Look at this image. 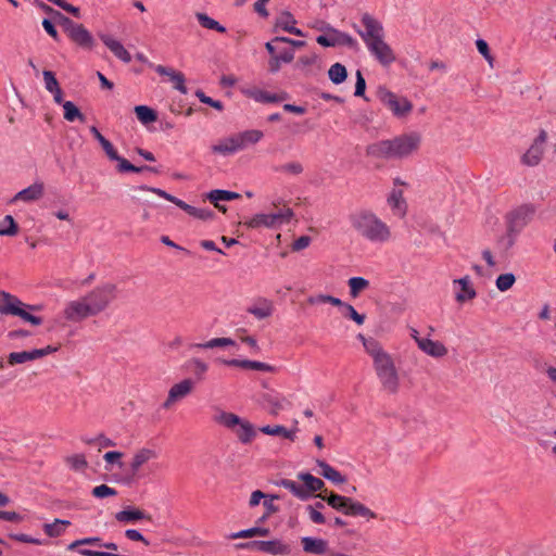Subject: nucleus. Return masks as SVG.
Segmentation results:
<instances>
[{
  "mask_svg": "<svg viewBox=\"0 0 556 556\" xmlns=\"http://www.w3.org/2000/svg\"><path fill=\"white\" fill-rule=\"evenodd\" d=\"M422 137L417 131L401 134L392 139L380 140L366 148V154L383 160H404L415 154Z\"/></svg>",
  "mask_w": 556,
  "mask_h": 556,
  "instance_id": "nucleus-1",
  "label": "nucleus"
},
{
  "mask_svg": "<svg viewBox=\"0 0 556 556\" xmlns=\"http://www.w3.org/2000/svg\"><path fill=\"white\" fill-rule=\"evenodd\" d=\"M361 23L364 29L356 28V31L365 42L371 55H374L382 66H389L395 62V53L384 40V29L381 22L369 13H364Z\"/></svg>",
  "mask_w": 556,
  "mask_h": 556,
  "instance_id": "nucleus-2",
  "label": "nucleus"
},
{
  "mask_svg": "<svg viewBox=\"0 0 556 556\" xmlns=\"http://www.w3.org/2000/svg\"><path fill=\"white\" fill-rule=\"evenodd\" d=\"M352 229L363 239L375 244H384L392 239L390 226L371 210L362 208L349 215Z\"/></svg>",
  "mask_w": 556,
  "mask_h": 556,
  "instance_id": "nucleus-3",
  "label": "nucleus"
},
{
  "mask_svg": "<svg viewBox=\"0 0 556 556\" xmlns=\"http://www.w3.org/2000/svg\"><path fill=\"white\" fill-rule=\"evenodd\" d=\"M365 350L372 357L374 368L383 390L396 393L400 378L391 355L378 342H365Z\"/></svg>",
  "mask_w": 556,
  "mask_h": 556,
  "instance_id": "nucleus-4",
  "label": "nucleus"
},
{
  "mask_svg": "<svg viewBox=\"0 0 556 556\" xmlns=\"http://www.w3.org/2000/svg\"><path fill=\"white\" fill-rule=\"evenodd\" d=\"M29 311H39L40 306L29 305L22 302L17 296L0 291V314L17 316L24 321H27L34 326H38L42 323L41 317L30 314Z\"/></svg>",
  "mask_w": 556,
  "mask_h": 556,
  "instance_id": "nucleus-5",
  "label": "nucleus"
},
{
  "mask_svg": "<svg viewBox=\"0 0 556 556\" xmlns=\"http://www.w3.org/2000/svg\"><path fill=\"white\" fill-rule=\"evenodd\" d=\"M118 289L115 283L105 282L94 287L91 291L84 295L91 313L94 316L104 312L111 303L117 299Z\"/></svg>",
  "mask_w": 556,
  "mask_h": 556,
  "instance_id": "nucleus-6",
  "label": "nucleus"
},
{
  "mask_svg": "<svg viewBox=\"0 0 556 556\" xmlns=\"http://www.w3.org/2000/svg\"><path fill=\"white\" fill-rule=\"evenodd\" d=\"M532 212L533 211L529 207H519L507 215L506 235L501 239V243H503L506 249L514 245L516 237L528 224Z\"/></svg>",
  "mask_w": 556,
  "mask_h": 556,
  "instance_id": "nucleus-7",
  "label": "nucleus"
},
{
  "mask_svg": "<svg viewBox=\"0 0 556 556\" xmlns=\"http://www.w3.org/2000/svg\"><path fill=\"white\" fill-rule=\"evenodd\" d=\"M293 215V211L287 207L278 213L256 214L253 217L245 220L242 225L251 229H257L261 227L276 228L281 224L289 223Z\"/></svg>",
  "mask_w": 556,
  "mask_h": 556,
  "instance_id": "nucleus-8",
  "label": "nucleus"
},
{
  "mask_svg": "<svg viewBox=\"0 0 556 556\" xmlns=\"http://www.w3.org/2000/svg\"><path fill=\"white\" fill-rule=\"evenodd\" d=\"M141 190L152 192L172 203L177 205L179 208L184 210L186 213H188L190 216L201 219V220H207L212 219L214 217V212L208 208H198L192 205H189L188 203L184 202L182 200L169 194L168 192L154 187H148V186H141Z\"/></svg>",
  "mask_w": 556,
  "mask_h": 556,
  "instance_id": "nucleus-9",
  "label": "nucleus"
},
{
  "mask_svg": "<svg viewBox=\"0 0 556 556\" xmlns=\"http://www.w3.org/2000/svg\"><path fill=\"white\" fill-rule=\"evenodd\" d=\"M307 303L311 305H317L321 303H328L333 306L342 308V314L344 317L354 320L357 325H363L365 323L366 316L364 314H359L356 312L353 305L343 302L339 298L329 295V294H317L307 298Z\"/></svg>",
  "mask_w": 556,
  "mask_h": 556,
  "instance_id": "nucleus-10",
  "label": "nucleus"
},
{
  "mask_svg": "<svg viewBox=\"0 0 556 556\" xmlns=\"http://www.w3.org/2000/svg\"><path fill=\"white\" fill-rule=\"evenodd\" d=\"M58 16L72 41L83 48L92 49L94 46V39L83 24H76L61 13H58Z\"/></svg>",
  "mask_w": 556,
  "mask_h": 556,
  "instance_id": "nucleus-11",
  "label": "nucleus"
},
{
  "mask_svg": "<svg viewBox=\"0 0 556 556\" xmlns=\"http://www.w3.org/2000/svg\"><path fill=\"white\" fill-rule=\"evenodd\" d=\"M380 101L399 118L406 117L413 111V103L405 97H399L387 90H379Z\"/></svg>",
  "mask_w": 556,
  "mask_h": 556,
  "instance_id": "nucleus-12",
  "label": "nucleus"
},
{
  "mask_svg": "<svg viewBox=\"0 0 556 556\" xmlns=\"http://www.w3.org/2000/svg\"><path fill=\"white\" fill-rule=\"evenodd\" d=\"M327 31L326 35H319L316 38L317 43L323 47H337V46H346L351 49L357 48V41L351 35L340 31L337 28H333L330 25L325 27Z\"/></svg>",
  "mask_w": 556,
  "mask_h": 556,
  "instance_id": "nucleus-13",
  "label": "nucleus"
},
{
  "mask_svg": "<svg viewBox=\"0 0 556 556\" xmlns=\"http://www.w3.org/2000/svg\"><path fill=\"white\" fill-rule=\"evenodd\" d=\"M236 548L254 549L263 553H267L274 556L289 555L291 547L289 544L283 543L280 540L273 541H252L247 543H239L235 545Z\"/></svg>",
  "mask_w": 556,
  "mask_h": 556,
  "instance_id": "nucleus-14",
  "label": "nucleus"
},
{
  "mask_svg": "<svg viewBox=\"0 0 556 556\" xmlns=\"http://www.w3.org/2000/svg\"><path fill=\"white\" fill-rule=\"evenodd\" d=\"M93 316L84 296L67 302L63 309V317L71 323H80Z\"/></svg>",
  "mask_w": 556,
  "mask_h": 556,
  "instance_id": "nucleus-15",
  "label": "nucleus"
},
{
  "mask_svg": "<svg viewBox=\"0 0 556 556\" xmlns=\"http://www.w3.org/2000/svg\"><path fill=\"white\" fill-rule=\"evenodd\" d=\"M193 389V381L191 379H184L180 382L174 384L169 391L166 401L163 403V408L168 409L172 405L186 397L191 393Z\"/></svg>",
  "mask_w": 556,
  "mask_h": 556,
  "instance_id": "nucleus-16",
  "label": "nucleus"
},
{
  "mask_svg": "<svg viewBox=\"0 0 556 556\" xmlns=\"http://www.w3.org/2000/svg\"><path fill=\"white\" fill-rule=\"evenodd\" d=\"M387 203L390 206L392 214L399 218H404L407 213V202L404 198L402 189L393 188L388 195Z\"/></svg>",
  "mask_w": 556,
  "mask_h": 556,
  "instance_id": "nucleus-17",
  "label": "nucleus"
},
{
  "mask_svg": "<svg viewBox=\"0 0 556 556\" xmlns=\"http://www.w3.org/2000/svg\"><path fill=\"white\" fill-rule=\"evenodd\" d=\"M99 38L105 47L122 62L129 63L131 61L130 53L123 43L108 34H99Z\"/></svg>",
  "mask_w": 556,
  "mask_h": 556,
  "instance_id": "nucleus-18",
  "label": "nucleus"
},
{
  "mask_svg": "<svg viewBox=\"0 0 556 556\" xmlns=\"http://www.w3.org/2000/svg\"><path fill=\"white\" fill-rule=\"evenodd\" d=\"M154 71L161 76H168L170 81L174 84V88L179 92L186 94L188 92L187 87L185 85V76L180 72H176L170 67H166L164 65H153L149 64Z\"/></svg>",
  "mask_w": 556,
  "mask_h": 556,
  "instance_id": "nucleus-19",
  "label": "nucleus"
},
{
  "mask_svg": "<svg viewBox=\"0 0 556 556\" xmlns=\"http://www.w3.org/2000/svg\"><path fill=\"white\" fill-rule=\"evenodd\" d=\"M317 496L323 501H326L327 504L331 506L333 509L349 516L350 507L354 498L339 495L336 493H330L328 496L318 494Z\"/></svg>",
  "mask_w": 556,
  "mask_h": 556,
  "instance_id": "nucleus-20",
  "label": "nucleus"
},
{
  "mask_svg": "<svg viewBox=\"0 0 556 556\" xmlns=\"http://www.w3.org/2000/svg\"><path fill=\"white\" fill-rule=\"evenodd\" d=\"M214 409L215 414L213 416V421L228 430L233 431L235 428L241 422L242 418L237 414L226 412L219 407H215Z\"/></svg>",
  "mask_w": 556,
  "mask_h": 556,
  "instance_id": "nucleus-21",
  "label": "nucleus"
},
{
  "mask_svg": "<svg viewBox=\"0 0 556 556\" xmlns=\"http://www.w3.org/2000/svg\"><path fill=\"white\" fill-rule=\"evenodd\" d=\"M43 190L45 186L42 182H35L29 187L18 191L12 199V202H33L39 200L43 195Z\"/></svg>",
  "mask_w": 556,
  "mask_h": 556,
  "instance_id": "nucleus-22",
  "label": "nucleus"
},
{
  "mask_svg": "<svg viewBox=\"0 0 556 556\" xmlns=\"http://www.w3.org/2000/svg\"><path fill=\"white\" fill-rule=\"evenodd\" d=\"M453 285H458L460 287L459 292L455 293V300L458 303H464V302L472 300L477 296V292L473 289V287L471 286L469 276L454 279Z\"/></svg>",
  "mask_w": 556,
  "mask_h": 556,
  "instance_id": "nucleus-23",
  "label": "nucleus"
},
{
  "mask_svg": "<svg viewBox=\"0 0 556 556\" xmlns=\"http://www.w3.org/2000/svg\"><path fill=\"white\" fill-rule=\"evenodd\" d=\"M232 432L242 444H250L257 435L256 428L249 420L243 418Z\"/></svg>",
  "mask_w": 556,
  "mask_h": 556,
  "instance_id": "nucleus-24",
  "label": "nucleus"
},
{
  "mask_svg": "<svg viewBox=\"0 0 556 556\" xmlns=\"http://www.w3.org/2000/svg\"><path fill=\"white\" fill-rule=\"evenodd\" d=\"M418 348L425 354L435 358L443 357L447 354V349L443 343L433 341L429 338H426L425 340H418Z\"/></svg>",
  "mask_w": 556,
  "mask_h": 556,
  "instance_id": "nucleus-25",
  "label": "nucleus"
},
{
  "mask_svg": "<svg viewBox=\"0 0 556 556\" xmlns=\"http://www.w3.org/2000/svg\"><path fill=\"white\" fill-rule=\"evenodd\" d=\"M264 137V132L258 129H249L240 132H236L237 142L240 151L247 149L250 146L256 144Z\"/></svg>",
  "mask_w": 556,
  "mask_h": 556,
  "instance_id": "nucleus-26",
  "label": "nucleus"
},
{
  "mask_svg": "<svg viewBox=\"0 0 556 556\" xmlns=\"http://www.w3.org/2000/svg\"><path fill=\"white\" fill-rule=\"evenodd\" d=\"M115 519L122 523H132L139 520H151V516L135 507H127L115 514Z\"/></svg>",
  "mask_w": 556,
  "mask_h": 556,
  "instance_id": "nucleus-27",
  "label": "nucleus"
},
{
  "mask_svg": "<svg viewBox=\"0 0 556 556\" xmlns=\"http://www.w3.org/2000/svg\"><path fill=\"white\" fill-rule=\"evenodd\" d=\"M247 312L252 314L257 319H265L273 315L274 304L270 300L262 298L258 299L253 305L249 306Z\"/></svg>",
  "mask_w": 556,
  "mask_h": 556,
  "instance_id": "nucleus-28",
  "label": "nucleus"
},
{
  "mask_svg": "<svg viewBox=\"0 0 556 556\" xmlns=\"http://www.w3.org/2000/svg\"><path fill=\"white\" fill-rule=\"evenodd\" d=\"M303 551L307 554L323 555L327 552L328 542L324 539L304 536L301 539Z\"/></svg>",
  "mask_w": 556,
  "mask_h": 556,
  "instance_id": "nucleus-29",
  "label": "nucleus"
},
{
  "mask_svg": "<svg viewBox=\"0 0 556 556\" xmlns=\"http://www.w3.org/2000/svg\"><path fill=\"white\" fill-rule=\"evenodd\" d=\"M211 150L213 153L220 154V155H230V154H233V153L240 151L238 142H237L236 134L219 140L218 143L213 144L211 147Z\"/></svg>",
  "mask_w": 556,
  "mask_h": 556,
  "instance_id": "nucleus-30",
  "label": "nucleus"
},
{
  "mask_svg": "<svg viewBox=\"0 0 556 556\" xmlns=\"http://www.w3.org/2000/svg\"><path fill=\"white\" fill-rule=\"evenodd\" d=\"M264 401L268 406V412L273 416H277L281 410L291 407L292 403L282 395L267 394Z\"/></svg>",
  "mask_w": 556,
  "mask_h": 556,
  "instance_id": "nucleus-31",
  "label": "nucleus"
},
{
  "mask_svg": "<svg viewBox=\"0 0 556 556\" xmlns=\"http://www.w3.org/2000/svg\"><path fill=\"white\" fill-rule=\"evenodd\" d=\"M156 452L151 448H141L137 451L131 459L130 469L134 475L149 460L156 458Z\"/></svg>",
  "mask_w": 556,
  "mask_h": 556,
  "instance_id": "nucleus-32",
  "label": "nucleus"
},
{
  "mask_svg": "<svg viewBox=\"0 0 556 556\" xmlns=\"http://www.w3.org/2000/svg\"><path fill=\"white\" fill-rule=\"evenodd\" d=\"M317 466L320 468V475L331 481L336 484H342L346 481L345 477L341 475L337 469L331 467L329 464H327L325 460L318 459L316 462Z\"/></svg>",
  "mask_w": 556,
  "mask_h": 556,
  "instance_id": "nucleus-33",
  "label": "nucleus"
},
{
  "mask_svg": "<svg viewBox=\"0 0 556 556\" xmlns=\"http://www.w3.org/2000/svg\"><path fill=\"white\" fill-rule=\"evenodd\" d=\"M117 162L116 169L118 173H126V172H132V173H142V172H150L154 174H159L160 170L156 167L152 166H135L131 163H129L126 159L122 157L119 154L117 155V160H114Z\"/></svg>",
  "mask_w": 556,
  "mask_h": 556,
  "instance_id": "nucleus-34",
  "label": "nucleus"
},
{
  "mask_svg": "<svg viewBox=\"0 0 556 556\" xmlns=\"http://www.w3.org/2000/svg\"><path fill=\"white\" fill-rule=\"evenodd\" d=\"M262 433L264 434H267V435H278V437H282L285 439H288L290 441H294L295 440V432H296V428L294 429H287L286 427L283 426H280V425H275V426H263L258 429Z\"/></svg>",
  "mask_w": 556,
  "mask_h": 556,
  "instance_id": "nucleus-35",
  "label": "nucleus"
},
{
  "mask_svg": "<svg viewBox=\"0 0 556 556\" xmlns=\"http://www.w3.org/2000/svg\"><path fill=\"white\" fill-rule=\"evenodd\" d=\"M298 479L304 483L303 488L309 495L316 491L323 490L325 486V482L321 479L314 477L309 472L298 473Z\"/></svg>",
  "mask_w": 556,
  "mask_h": 556,
  "instance_id": "nucleus-36",
  "label": "nucleus"
},
{
  "mask_svg": "<svg viewBox=\"0 0 556 556\" xmlns=\"http://www.w3.org/2000/svg\"><path fill=\"white\" fill-rule=\"evenodd\" d=\"M244 93L248 97L254 99L256 102H262V103H275V102H279L286 98L285 96L269 93V92L261 90V89H249V90L244 91Z\"/></svg>",
  "mask_w": 556,
  "mask_h": 556,
  "instance_id": "nucleus-37",
  "label": "nucleus"
},
{
  "mask_svg": "<svg viewBox=\"0 0 556 556\" xmlns=\"http://www.w3.org/2000/svg\"><path fill=\"white\" fill-rule=\"evenodd\" d=\"M40 358V353L37 350L12 352L8 355V363L10 365L24 364L30 361Z\"/></svg>",
  "mask_w": 556,
  "mask_h": 556,
  "instance_id": "nucleus-38",
  "label": "nucleus"
},
{
  "mask_svg": "<svg viewBox=\"0 0 556 556\" xmlns=\"http://www.w3.org/2000/svg\"><path fill=\"white\" fill-rule=\"evenodd\" d=\"M544 148L539 144H531L527 152L522 155L521 162L527 166H536L543 156Z\"/></svg>",
  "mask_w": 556,
  "mask_h": 556,
  "instance_id": "nucleus-39",
  "label": "nucleus"
},
{
  "mask_svg": "<svg viewBox=\"0 0 556 556\" xmlns=\"http://www.w3.org/2000/svg\"><path fill=\"white\" fill-rule=\"evenodd\" d=\"M349 516L352 517H363L367 520L377 518V514L368 508L361 502L353 500V503L350 507Z\"/></svg>",
  "mask_w": 556,
  "mask_h": 556,
  "instance_id": "nucleus-40",
  "label": "nucleus"
},
{
  "mask_svg": "<svg viewBox=\"0 0 556 556\" xmlns=\"http://www.w3.org/2000/svg\"><path fill=\"white\" fill-rule=\"evenodd\" d=\"M278 485L283 486L285 489L289 490L294 496H296L298 498H300L302 501H306L309 498L308 492H306L302 485L298 484L293 480L281 479L278 482Z\"/></svg>",
  "mask_w": 556,
  "mask_h": 556,
  "instance_id": "nucleus-41",
  "label": "nucleus"
},
{
  "mask_svg": "<svg viewBox=\"0 0 556 556\" xmlns=\"http://www.w3.org/2000/svg\"><path fill=\"white\" fill-rule=\"evenodd\" d=\"M294 24H295V21H294L293 16L291 15V13H289V12L281 13V15L279 16V18L277 21V26L281 27L283 30H286L290 34L296 35V36H303L302 30L294 27Z\"/></svg>",
  "mask_w": 556,
  "mask_h": 556,
  "instance_id": "nucleus-42",
  "label": "nucleus"
},
{
  "mask_svg": "<svg viewBox=\"0 0 556 556\" xmlns=\"http://www.w3.org/2000/svg\"><path fill=\"white\" fill-rule=\"evenodd\" d=\"M328 76L333 84L339 85L346 79L348 72L344 65H342L341 63H334L330 66L328 71Z\"/></svg>",
  "mask_w": 556,
  "mask_h": 556,
  "instance_id": "nucleus-43",
  "label": "nucleus"
},
{
  "mask_svg": "<svg viewBox=\"0 0 556 556\" xmlns=\"http://www.w3.org/2000/svg\"><path fill=\"white\" fill-rule=\"evenodd\" d=\"M135 113L137 118L144 125L153 123L157 119L155 111L147 105H137L135 108Z\"/></svg>",
  "mask_w": 556,
  "mask_h": 556,
  "instance_id": "nucleus-44",
  "label": "nucleus"
},
{
  "mask_svg": "<svg viewBox=\"0 0 556 556\" xmlns=\"http://www.w3.org/2000/svg\"><path fill=\"white\" fill-rule=\"evenodd\" d=\"M241 195L237 192H232V191H228V190H220V189L212 190L207 194V199L212 203H216L219 201H231V200L239 199Z\"/></svg>",
  "mask_w": 556,
  "mask_h": 556,
  "instance_id": "nucleus-45",
  "label": "nucleus"
},
{
  "mask_svg": "<svg viewBox=\"0 0 556 556\" xmlns=\"http://www.w3.org/2000/svg\"><path fill=\"white\" fill-rule=\"evenodd\" d=\"M350 294L352 298H357L359 293L369 287V281L363 277H352L348 281Z\"/></svg>",
  "mask_w": 556,
  "mask_h": 556,
  "instance_id": "nucleus-46",
  "label": "nucleus"
},
{
  "mask_svg": "<svg viewBox=\"0 0 556 556\" xmlns=\"http://www.w3.org/2000/svg\"><path fill=\"white\" fill-rule=\"evenodd\" d=\"M64 110V118L68 122H74L79 119L80 122L85 121V115L79 111V109L72 102L65 101L63 103Z\"/></svg>",
  "mask_w": 556,
  "mask_h": 556,
  "instance_id": "nucleus-47",
  "label": "nucleus"
},
{
  "mask_svg": "<svg viewBox=\"0 0 556 556\" xmlns=\"http://www.w3.org/2000/svg\"><path fill=\"white\" fill-rule=\"evenodd\" d=\"M195 17H197L198 22L200 23V25L202 27H204V28L213 29V30H216L218 33H225L226 31V28L224 26H222L217 21H215L214 18L210 17L205 13L198 12L195 14Z\"/></svg>",
  "mask_w": 556,
  "mask_h": 556,
  "instance_id": "nucleus-48",
  "label": "nucleus"
},
{
  "mask_svg": "<svg viewBox=\"0 0 556 556\" xmlns=\"http://www.w3.org/2000/svg\"><path fill=\"white\" fill-rule=\"evenodd\" d=\"M269 529L267 528H261V527H253L250 529L241 530L239 532L231 533L228 538L231 540L236 539H242V538H253L256 535H268Z\"/></svg>",
  "mask_w": 556,
  "mask_h": 556,
  "instance_id": "nucleus-49",
  "label": "nucleus"
},
{
  "mask_svg": "<svg viewBox=\"0 0 556 556\" xmlns=\"http://www.w3.org/2000/svg\"><path fill=\"white\" fill-rule=\"evenodd\" d=\"M235 345V341L230 338H214L204 343L193 344L192 348L195 349H214V348H224Z\"/></svg>",
  "mask_w": 556,
  "mask_h": 556,
  "instance_id": "nucleus-50",
  "label": "nucleus"
},
{
  "mask_svg": "<svg viewBox=\"0 0 556 556\" xmlns=\"http://www.w3.org/2000/svg\"><path fill=\"white\" fill-rule=\"evenodd\" d=\"M66 465L75 471L85 470L88 467V462L84 454H73L65 457Z\"/></svg>",
  "mask_w": 556,
  "mask_h": 556,
  "instance_id": "nucleus-51",
  "label": "nucleus"
},
{
  "mask_svg": "<svg viewBox=\"0 0 556 556\" xmlns=\"http://www.w3.org/2000/svg\"><path fill=\"white\" fill-rule=\"evenodd\" d=\"M70 525L67 520L55 519L52 523L45 525V532L51 538L59 536L63 533L64 528Z\"/></svg>",
  "mask_w": 556,
  "mask_h": 556,
  "instance_id": "nucleus-52",
  "label": "nucleus"
},
{
  "mask_svg": "<svg viewBox=\"0 0 556 556\" xmlns=\"http://www.w3.org/2000/svg\"><path fill=\"white\" fill-rule=\"evenodd\" d=\"M18 231V227L11 215H7L0 222V236H15Z\"/></svg>",
  "mask_w": 556,
  "mask_h": 556,
  "instance_id": "nucleus-53",
  "label": "nucleus"
},
{
  "mask_svg": "<svg viewBox=\"0 0 556 556\" xmlns=\"http://www.w3.org/2000/svg\"><path fill=\"white\" fill-rule=\"evenodd\" d=\"M516 282V277L513 273L502 274L496 278L495 285L501 292L509 290Z\"/></svg>",
  "mask_w": 556,
  "mask_h": 556,
  "instance_id": "nucleus-54",
  "label": "nucleus"
},
{
  "mask_svg": "<svg viewBox=\"0 0 556 556\" xmlns=\"http://www.w3.org/2000/svg\"><path fill=\"white\" fill-rule=\"evenodd\" d=\"M91 494L97 498H105L117 495V491L106 484H100L92 489Z\"/></svg>",
  "mask_w": 556,
  "mask_h": 556,
  "instance_id": "nucleus-55",
  "label": "nucleus"
},
{
  "mask_svg": "<svg viewBox=\"0 0 556 556\" xmlns=\"http://www.w3.org/2000/svg\"><path fill=\"white\" fill-rule=\"evenodd\" d=\"M243 368L244 369H251V370H257V371H266L270 372L274 370V367L258 361H250V359H243Z\"/></svg>",
  "mask_w": 556,
  "mask_h": 556,
  "instance_id": "nucleus-56",
  "label": "nucleus"
},
{
  "mask_svg": "<svg viewBox=\"0 0 556 556\" xmlns=\"http://www.w3.org/2000/svg\"><path fill=\"white\" fill-rule=\"evenodd\" d=\"M189 366L192 368L193 374L199 380H202L204 374L207 371V365L200 358H192L189 361Z\"/></svg>",
  "mask_w": 556,
  "mask_h": 556,
  "instance_id": "nucleus-57",
  "label": "nucleus"
},
{
  "mask_svg": "<svg viewBox=\"0 0 556 556\" xmlns=\"http://www.w3.org/2000/svg\"><path fill=\"white\" fill-rule=\"evenodd\" d=\"M195 96L204 104H207L218 111H222L224 109V104L220 101L207 97L202 90H198L195 92Z\"/></svg>",
  "mask_w": 556,
  "mask_h": 556,
  "instance_id": "nucleus-58",
  "label": "nucleus"
},
{
  "mask_svg": "<svg viewBox=\"0 0 556 556\" xmlns=\"http://www.w3.org/2000/svg\"><path fill=\"white\" fill-rule=\"evenodd\" d=\"M282 173L300 175L303 173V165L300 162H289L278 168Z\"/></svg>",
  "mask_w": 556,
  "mask_h": 556,
  "instance_id": "nucleus-59",
  "label": "nucleus"
},
{
  "mask_svg": "<svg viewBox=\"0 0 556 556\" xmlns=\"http://www.w3.org/2000/svg\"><path fill=\"white\" fill-rule=\"evenodd\" d=\"M42 75H43V80H45L46 89L49 92H52L55 89L60 88L59 83H58L53 72H51V71H43Z\"/></svg>",
  "mask_w": 556,
  "mask_h": 556,
  "instance_id": "nucleus-60",
  "label": "nucleus"
},
{
  "mask_svg": "<svg viewBox=\"0 0 556 556\" xmlns=\"http://www.w3.org/2000/svg\"><path fill=\"white\" fill-rule=\"evenodd\" d=\"M306 510L312 522L316 525H324L326 522L325 516L316 507L307 505Z\"/></svg>",
  "mask_w": 556,
  "mask_h": 556,
  "instance_id": "nucleus-61",
  "label": "nucleus"
},
{
  "mask_svg": "<svg viewBox=\"0 0 556 556\" xmlns=\"http://www.w3.org/2000/svg\"><path fill=\"white\" fill-rule=\"evenodd\" d=\"M476 46H477V49L479 51L480 54H482V56L490 63L492 64L493 62V56L491 55V52H490V48H489V45L485 40L483 39H478L476 41Z\"/></svg>",
  "mask_w": 556,
  "mask_h": 556,
  "instance_id": "nucleus-62",
  "label": "nucleus"
},
{
  "mask_svg": "<svg viewBox=\"0 0 556 556\" xmlns=\"http://www.w3.org/2000/svg\"><path fill=\"white\" fill-rule=\"evenodd\" d=\"M100 544H102L100 538H85V539L74 541L73 543H71L68 545L67 548L70 551H73L79 545H100Z\"/></svg>",
  "mask_w": 556,
  "mask_h": 556,
  "instance_id": "nucleus-63",
  "label": "nucleus"
},
{
  "mask_svg": "<svg viewBox=\"0 0 556 556\" xmlns=\"http://www.w3.org/2000/svg\"><path fill=\"white\" fill-rule=\"evenodd\" d=\"M100 146L103 149V151L105 152V155L108 156V159L110 161L117 160L118 153H117L116 149L114 148V146L111 143V141H109L106 139Z\"/></svg>",
  "mask_w": 556,
  "mask_h": 556,
  "instance_id": "nucleus-64",
  "label": "nucleus"
}]
</instances>
